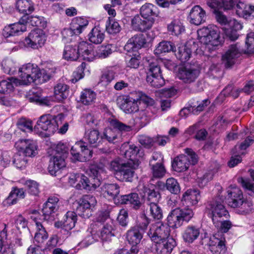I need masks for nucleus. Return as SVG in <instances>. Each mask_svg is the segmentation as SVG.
Masks as SVG:
<instances>
[{
    "label": "nucleus",
    "instance_id": "4d7b16f0",
    "mask_svg": "<svg viewBox=\"0 0 254 254\" xmlns=\"http://www.w3.org/2000/svg\"><path fill=\"white\" fill-rule=\"evenodd\" d=\"M175 48L174 45L171 42L164 41L158 44L154 52L155 54L160 55L164 53L173 51Z\"/></svg>",
    "mask_w": 254,
    "mask_h": 254
},
{
    "label": "nucleus",
    "instance_id": "e2e57ef3",
    "mask_svg": "<svg viewBox=\"0 0 254 254\" xmlns=\"http://www.w3.org/2000/svg\"><path fill=\"white\" fill-rule=\"evenodd\" d=\"M141 61V56L138 52H134L132 55L127 59L126 63L127 67L132 68H137Z\"/></svg>",
    "mask_w": 254,
    "mask_h": 254
},
{
    "label": "nucleus",
    "instance_id": "603ef678",
    "mask_svg": "<svg viewBox=\"0 0 254 254\" xmlns=\"http://www.w3.org/2000/svg\"><path fill=\"white\" fill-rule=\"evenodd\" d=\"M85 180L84 175L80 173H70L68 178V183L78 190H81V184Z\"/></svg>",
    "mask_w": 254,
    "mask_h": 254
},
{
    "label": "nucleus",
    "instance_id": "ea45409f",
    "mask_svg": "<svg viewBox=\"0 0 254 254\" xmlns=\"http://www.w3.org/2000/svg\"><path fill=\"white\" fill-rule=\"evenodd\" d=\"M238 2V0H211L209 6L213 8L229 10Z\"/></svg>",
    "mask_w": 254,
    "mask_h": 254
},
{
    "label": "nucleus",
    "instance_id": "09e8293b",
    "mask_svg": "<svg viewBox=\"0 0 254 254\" xmlns=\"http://www.w3.org/2000/svg\"><path fill=\"white\" fill-rule=\"evenodd\" d=\"M191 54L190 49L186 45H183L178 48L176 56L182 63H185L189 60Z\"/></svg>",
    "mask_w": 254,
    "mask_h": 254
},
{
    "label": "nucleus",
    "instance_id": "39448f33",
    "mask_svg": "<svg viewBox=\"0 0 254 254\" xmlns=\"http://www.w3.org/2000/svg\"><path fill=\"white\" fill-rule=\"evenodd\" d=\"M97 200L92 195H84L77 201L76 213L84 218H88L92 215Z\"/></svg>",
    "mask_w": 254,
    "mask_h": 254
},
{
    "label": "nucleus",
    "instance_id": "412c9836",
    "mask_svg": "<svg viewBox=\"0 0 254 254\" xmlns=\"http://www.w3.org/2000/svg\"><path fill=\"white\" fill-rule=\"evenodd\" d=\"M78 58L89 62L92 61L94 58V53L92 44L87 42L82 41L77 46Z\"/></svg>",
    "mask_w": 254,
    "mask_h": 254
},
{
    "label": "nucleus",
    "instance_id": "72a5a7b5",
    "mask_svg": "<svg viewBox=\"0 0 254 254\" xmlns=\"http://www.w3.org/2000/svg\"><path fill=\"white\" fill-rule=\"evenodd\" d=\"M189 165L190 161L188 157L185 155H180L175 158L172 164L173 169L178 172L187 170Z\"/></svg>",
    "mask_w": 254,
    "mask_h": 254
},
{
    "label": "nucleus",
    "instance_id": "9b49d317",
    "mask_svg": "<svg viewBox=\"0 0 254 254\" xmlns=\"http://www.w3.org/2000/svg\"><path fill=\"white\" fill-rule=\"evenodd\" d=\"M89 178L84 175L85 181L81 184L82 189L88 190H94L101 185L100 179L99 178V170L96 166H91L87 171Z\"/></svg>",
    "mask_w": 254,
    "mask_h": 254
},
{
    "label": "nucleus",
    "instance_id": "8fccbe9b",
    "mask_svg": "<svg viewBox=\"0 0 254 254\" xmlns=\"http://www.w3.org/2000/svg\"><path fill=\"white\" fill-rule=\"evenodd\" d=\"M105 37L104 33L99 28H93L88 34L89 40L96 44H99L102 42Z\"/></svg>",
    "mask_w": 254,
    "mask_h": 254
},
{
    "label": "nucleus",
    "instance_id": "7ed1b4c3",
    "mask_svg": "<svg viewBox=\"0 0 254 254\" xmlns=\"http://www.w3.org/2000/svg\"><path fill=\"white\" fill-rule=\"evenodd\" d=\"M110 125L113 128H106L103 132V138L109 142L114 143V141L120 135L121 132H128L132 130L134 126L133 122L128 125L124 124L117 119H109Z\"/></svg>",
    "mask_w": 254,
    "mask_h": 254
},
{
    "label": "nucleus",
    "instance_id": "13d9d810",
    "mask_svg": "<svg viewBox=\"0 0 254 254\" xmlns=\"http://www.w3.org/2000/svg\"><path fill=\"white\" fill-rule=\"evenodd\" d=\"M146 79L147 82L154 87L159 88L165 84V79L162 74L146 76Z\"/></svg>",
    "mask_w": 254,
    "mask_h": 254
},
{
    "label": "nucleus",
    "instance_id": "de8ad7c7",
    "mask_svg": "<svg viewBox=\"0 0 254 254\" xmlns=\"http://www.w3.org/2000/svg\"><path fill=\"white\" fill-rule=\"evenodd\" d=\"M18 152L13 157V163L14 166L19 169L25 168L27 163V156L20 149H17Z\"/></svg>",
    "mask_w": 254,
    "mask_h": 254
},
{
    "label": "nucleus",
    "instance_id": "b1692460",
    "mask_svg": "<svg viewBox=\"0 0 254 254\" xmlns=\"http://www.w3.org/2000/svg\"><path fill=\"white\" fill-rule=\"evenodd\" d=\"M59 198L56 196L49 198L44 204L42 208L44 219L48 220L53 213L56 212L59 209Z\"/></svg>",
    "mask_w": 254,
    "mask_h": 254
},
{
    "label": "nucleus",
    "instance_id": "a878e982",
    "mask_svg": "<svg viewBox=\"0 0 254 254\" xmlns=\"http://www.w3.org/2000/svg\"><path fill=\"white\" fill-rule=\"evenodd\" d=\"M200 233V229L198 226L189 225L183 233V239L185 242L191 244L199 237Z\"/></svg>",
    "mask_w": 254,
    "mask_h": 254
},
{
    "label": "nucleus",
    "instance_id": "0e129e2a",
    "mask_svg": "<svg viewBox=\"0 0 254 254\" xmlns=\"http://www.w3.org/2000/svg\"><path fill=\"white\" fill-rule=\"evenodd\" d=\"M168 30L172 34L178 35L184 31L185 29L181 22L174 20L168 26Z\"/></svg>",
    "mask_w": 254,
    "mask_h": 254
},
{
    "label": "nucleus",
    "instance_id": "4be33fe9",
    "mask_svg": "<svg viewBox=\"0 0 254 254\" xmlns=\"http://www.w3.org/2000/svg\"><path fill=\"white\" fill-rule=\"evenodd\" d=\"M228 204L233 208L240 207L244 199L241 190L237 187H233L228 190Z\"/></svg>",
    "mask_w": 254,
    "mask_h": 254
},
{
    "label": "nucleus",
    "instance_id": "f704fd0d",
    "mask_svg": "<svg viewBox=\"0 0 254 254\" xmlns=\"http://www.w3.org/2000/svg\"><path fill=\"white\" fill-rule=\"evenodd\" d=\"M102 191L105 197L113 199L116 202V198L120 193V187L117 184H106L102 187Z\"/></svg>",
    "mask_w": 254,
    "mask_h": 254
},
{
    "label": "nucleus",
    "instance_id": "1a4fd4ad",
    "mask_svg": "<svg viewBox=\"0 0 254 254\" xmlns=\"http://www.w3.org/2000/svg\"><path fill=\"white\" fill-rule=\"evenodd\" d=\"M242 52L243 50L238 43L230 45L222 56V63L226 68L232 67L242 55Z\"/></svg>",
    "mask_w": 254,
    "mask_h": 254
},
{
    "label": "nucleus",
    "instance_id": "2f4dec72",
    "mask_svg": "<svg viewBox=\"0 0 254 254\" xmlns=\"http://www.w3.org/2000/svg\"><path fill=\"white\" fill-rule=\"evenodd\" d=\"M200 192L197 190H188L183 195L182 201L183 204L194 205L196 204L200 200Z\"/></svg>",
    "mask_w": 254,
    "mask_h": 254
},
{
    "label": "nucleus",
    "instance_id": "a211bd4d",
    "mask_svg": "<svg viewBox=\"0 0 254 254\" xmlns=\"http://www.w3.org/2000/svg\"><path fill=\"white\" fill-rule=\"evenodd\" d=\"M118 103L121 109L125 113L130 114L138 111V99H134L130 97L120 98L118 99Z\"/></svg>",
    "mask_w": 254,
    "mask_h": 254
},
{
    "label": "nucleus",
    "instance_id": "7c9ffc66",
    "mask_svg": "<svg viewBox=\"0 0 254 254\" xmlns=\"http://www.w3.org/2000/svg\"><path fill=\"white\" fill-rule=\"evenodd\" d=\"M25 197V192L23 189L13 187L7 197L4 200V203L7 205L16 204L19 199H23Z\"/></svg>",
    "mask_w": 254,
    "mask_h": 254
},
{
    "label": "nucleus",
    "instance_id": "ddd939ff",
    "mask_svg": "<svg viewBox=\"0 0 254 254\" xmlns=\"http://www.w3.org/2000/svg\"><path fill=\"white\" fill-rule=\"evenodd\" d=\"M200 70L196 66L187 65L179 69L178 77L186 83L194 82L198 77Z\"/></svg>",
    "mask_w": 254,
    "mask_h": 254
},
{
    "label": "nucleus",
    "instance_id": "37998d69",
    "mask_svg": "<svg viewBox=\"0 0 254 254\" xmlns=\"http://www.w3.org/2000/svg\"><path fill=\"white\" fill-rule=\"evenodd\" d=\"M143 211L149 213L154 219H160L163 217L162 210L158 203L143 206Z\"/></svg>",
    "mask_w": 254,
    "mask_h": 254
},
{
    "label": "nucleus",
    "instance_id": "052dcab7",
    "mask_svg": "<svg viewBox=\"0 0 254 254\" xmlns=\"http://www.w3.org/2000/svg\"><path fill=\"white\" fill-rule=\"evenodd\" d=\"M176 209L183 222L184 221L189 222L194 215L192 209L188 206L183 208H177Z\"/></svg>",
    "mask_w": 254,
    "mask_h": 254
},
{
    "label": "nucleus",
    "instance_id": "774afa93",
    "mask_svg": "<svg viewBox=\"0 0 254 254\" xmlns=\"http://www.w3.org/2000/svg\"><path fill=\"white\" fill-rule=\"evenodd\" d=\"M112 53V50L111 45L101 46L98 48L94 56L95 58L104 59L109 56Z\"/></svg>",
    "mask_w": 254,
    "mask_h": 254
},
{
    "label": "nucleus",
    "instance_id": "49530a36",
    "mask_svg": "<svg viewBox=\"0 0 254 254\" xmlns=\"http://www.w3.org/2000/svg\"><path fill=\"white\" fill-rule=\"evenodd\" d=\"M107 223L100 231L99 237L102 241H109L114 236V230L112 222Z\"/></svg>",
    "mask_w": 254,
    "mask_h": 254
},
{
    "label": "nucleus",
    "instance_id": "f257e3e1",
    "mask_svg": "<svg viewBox=\"0 0 254 254\" xmlns=\"http://www.w3.org/2000/svg\"><path fill=\"white\" fill-rule=\"evenodd\" d=\"M56 70V66L52 63L46 64L41 70L36 65L30 63L24 64L21 67L22 83L30 84L37 81L38 83L46 81L52 77Z\"/></svg>",
    "mask_w": 254,
    "mask_h": 254
},
{
    "label": "nucleus",
    "instance_id": "864d4df0",
    "mask_svg": "<svg viewBox=\"0 0 254 254\" xmlns=\"http://www.w3.org/2000/svg\"><path fill=\"white\" fill-rule=\"evenodd\" d=\"M78 53L76 46L67 45L64 48L63 56L67 60L76 61L78 59Z\"/></svg>",
    "mask_w": 254,
    "mask_h": 254
},
{
    "label": "nucleus",
    "instance_id": "473e14b6",
    "mask_svg": "<svg viewBox=\"0 0 254 254\" xmlns=\"http://www.w3.org/2000/svg\"><path fill=\"white\" fill-rule=\"evenodd\" d=\"M88 231L89 233L81 242V244L85 247H87L94 242L98 241L100 238L99 233L100 229L96 223L92 224Z\"/></svg>",
    "mask_w": 254,
    "mask_h": 254
},
{
    "label": "nucleus",
    "instance_id": "f8f14e48",
    "mask_svg": "<svg viewBox=\"0 0 254 254\" xmlns=\"http://www.w3.org/2000/svg\"><path fill=\"white\" fill-rule=\"evenodd\" d=\"M155 19H148L139 14L135 15L131 20V26L133 30L145 32L152 27Z\"/></svg>",
    "mask_w": 254,
    "mask_h": 254
},
{
    "label": "nucleus",
    "instance_id": "aec40b11",
    "mask_svg": "<svg viewBox=\"0 0 254 254\" xmlns=\"http://www.w3.org/2000/svg\"><path fill=\"white\" fill-rule=\"evenodd\" d=\"M188 18L190 23L199 25L205 22L206 14L205 10L199 5H197L191 9Z\"/></svg>",
    "mask_w": 254,
    "mask_h": 254
},
{
    "label": "nucleus",
    "instance_id": "4c0bfd02",
    "mask_svg": "<svg viewBox=\"0 0 254 254\" xmlns=\"http://www.w3.org/2000/svg\"><path fill=\"white\" fill-rule=\"evenodd\" d=\"M143 233L132 227L127 233V239L128 243L132 246H137L143 238Z\"/></svg>",
    "mask_w": 254,
    "mask_h": 254
},
{
    "label": "nucleus",
    "instance_id": "3c124183",
    "mask_svg": "<svg viewBox=\"0 0 254 254\" xmlns=\"http://www.w3.org/2000/svg\"><path fill=\"white\" fill-rule=\"evenodd\" d=\"M77 221V216L73 211H68L65 215L64 219V229L68 231L74 227Z\"/></svg>",
    "mask_w": 254,
    "mask_h": 254
},
{
    "label": "nucleus",
    "instance_id": "79ce46f5",
    "mask_svg": "<svg viewBox=\"0 0 254 254\" xmlns=\"http://www.w3.org/2000/svg\"><path fill=\"white\" fill-rule=\"evenodd\" d=\"M54 94L59 101H62L69 95V87L64 83H58L54 88Z\"/></svg>",
    "mask_w": 254,
    "mask_h": 254
},
{
    "label": "nucleus",
    "instance_id": "58836bf2",
    "mask_svg": "<svg viewBox=\"0 0 254 254\" xmlns=\"http://www.w3.org/2000/svg\"><path fill=\"white\" fill-rule=\"evenodd\" d=\"M136 168H133L132 164H127L124 167L122 171L120 172V174H117V177H119L118 179L122 181L131 182L134 175V170Z\"/></svg>",
    "mask_w": 254,
    "mask_h": 254
},
{
    "label": "nucleus",
    "instance_id": "f03ea898",
    "mask_svg": "<svg viewBox=\"0 0 254 254\" xmlns=\"http://www.w3.org/2000/svg\"><path fill=\"white\" fill-rule=\"evenodd\" d=\"M59 116L46 114L41 116L34 126L33 131L35 133L40 135L49 136L53 134L58 129L59 124L58 119Z\"/></svg>",
    "mask_w": 254,
    "mask_h": 254
},
{
    "label": "nucleus",
    "instance_id": "2eb2a0df",
    "mask_svg": "<svg viewBox=\"0 0 254 254\" xmlns=\"http://www.w3.org/2000/svg\"><path fill=\"white\" fill-rule=\"evenodd\" d=\"M146 43V39L143 34H136L127 41L124 49L128 53L138 52V50L143 47Z\"/></svg>",
    "mask_w": 254,
    "mask_h": 254
},
{
    "label": "nucleus",
    "instance_id": "c9c22d12",
    "mask_svg": "<svg viewBox=\"0 0 254 254\" xmlns=\"http://www.w3.org/2000/svg\"><path fill=\"white\" fill-rule=\"evenodd\" d=\"M15 7L23 16H28L34 10L33 3L30 0H16Z\"/></svg>",
    "mask_w": 254,
    "mask_h": 254
},
{
    "label": "nucleus",
    "instance_id": "a19ab883",
    "mask_svg": "<svg viewBox=\"0 0 254 254\" xmlns=\"http://www.w3.org/2000/svg\"><path fill=\"white\" fill-rule=\"evenodd\" d=\"M89 24L88 20L82 17H76L73 19L71 26L76 35L81 34Z\"/></svg>",
    "mask_w": 254,
    "mask_h": 254
},
{
    "label": "nucleus",
    "instance_id": "bb28decb",
    "mask_svg": "<svg viewBox=\"0 0 254 254\" xmlns=\"http://www.w3.org/2000/svg\"><path fill=\"white\" fill-rule=\"evenodd\" d=\"M154 243H155V250L157 254H170L176 245L173 238Z\"/></svg>",
    "mask_w": 254,
    "mask_h": 254
},
{
    "label": "nucleus",
    "instance_id": "cd10ccee",
    "mask_svg": "<svg viewBox=\"0 0 254 254\" xmlns=\"http://www.w3.org/2000/svg\"><path fill=\"white\" fill-rule=\"evenodd\" d=\"M117 203L121 204H129L134 209H139L141 203L138 195L136 193H131L128 194L121 195L118 199Z\"/></svg>",
    "mask_w": 254,
    "mask_h": 254
},
{
    "label": "nucleus",
    "instance_id": "c03bdc74",
    "mask_svg": "<svg viewBox=\"0 0 254 254\" xmlns=\"http://www.w3.org/2000/svg\"><path fill=\"white\" fill-rule=\"evenodd\" d=\"M36 232L34 236V240L38 245H41L47 239L48 234L43 225L39 222H36Z\"/></svg>",
    "mask_w": 254,
    "mask_h": 254
},
{
    "label": "nucleus",
    "instance_id": "6e6d98bb",
    "mask_svg": "<svg viewBox=\"0 0 254 254\" xmlns=\"http://www.w3.org/2000/svg\"><path fill=\"white\" fill-rule=\"evenodd\" d=\"M149 165L151 166L152 175L154 178H161L164 176L166 173V169L162 163L152 164V161H150Z\"/></svg>",
    "mask_w": 254,
    "mask_h": 254
},
{
    "label": "nucleus",
    "instance_id": "9d476101",
    "mask_svg": "<svg viewBox=\"0 0 254 254\" xmlns=\"http://www.w3.org/2000/svg\"><path fill=\"white\" fill-rule=\"evenodd\" d=\"M46 40V35L43 31L38 28L31 31L28 36L25 39L24 43L28 47L36 49L43 46Z\"/></svg>",
    "mask_w": 254,
    "mask_h": 254
},
{
    "label": "nucleus",
    "instance_id": "a18cd8bd",
    "mask_svg": "<svg viewBox=\"0 0 254 254\" xmlns=\"http://www.w3.org/2000/svg\"><path fill=\"white\" fill-rule=\"evenodd\" d=\"M167 222L168 225L173 228H177L181 227L183 222L179 216L177 209L172 210L167 217Z\"/></svg>",
    "mask_w": 254,
    "mask_h": 254
},
{
    "label": "nucleus",
    "instance_id": "20e7f679",
    "mask_svg": "<svg viewBox=\"0 0 254 254\" xmlns=\"http://www.w3.org/2000/svg\"><path fill=\"white\" fill-rule=\"evenodd\" d=\"M200 42L208 51H213L219 44V35L214 29L203 27L197 31Z\"/></svg>",
    "mask_w": 254,
    "mask_h": 254
},
{
    "label": "nucleus",
    "instance_id": "4468645a",
    "mask_svg": "<svg viewBox=\"0 0 254 254\" xmlns=\"http://www.w3.org/2000/svg\"><path fill=\"white\" fill-rule=\"evenodd\" d=\"M124 155L127 159V164H132L133 168H137L139 164V159L142 157L143 152L141 151L140 147L134 144L129 145L128 148L126 150Z\"/></svg>",
    "mask_w": 254,
    "mask_h": 254
},
{
    "label": "nucleus",
    "instance_id": "dca6fc26",
    "mask_svg": "<svg viewBox=\"0 0 254 254\" xmlns=\"http://www.w3.org/2000/svg\"><path fill=\"white\" fill-rule=\"evenodd\" d=\"M27 18L26 15L23 16L18 22L5 26L3 29V34L7 37L19 35L25 31L26 27L25 23Z\"/></svg>",
    "mask_w": 254,
    "mask_h": 254
},
{
    "label": "nucleus",
    "instance_id": "c85d7f7f",
    "mask_svg": "<svg viewBox=\"0 0 254 254\" xmlns=\"http://www.w3.org/2000/svg\"><path fill=\"white\" fill-rule=\"evenodd\" d=\"M143 192L147 195L146 198L144 199L143 206L158 203L161 197L158 191H155L154 189H151L143 185L140 186Z\"/></svg>",
    "mask_w": 254,
    "mask_h": 254
},
{
    "label": "nucleus",
    "instance_id": "c756f323",
    "mask_svg": "<svg viewBox=\"0 0 254 254\" xmlns=\"http://www.w3.org/2000/svg\"><path fill=\"white\" fill-rule=\"evenodd\" d=\"M84 139L86 142L94 147H97L102 144L103 137L97 129L88 130L85 133Z\"/></svg>",
    "mask_w": 254,
    "mask_h": 254
},
{
    "label": "nucleus",
    "instance_id": "393cba45",
    "mask_svg": "<svg viewBox=\"0 0 254 254\" xmlns=\"http://www.w3.org/2000/svg\"><path fill=\"white\" fill-rule=\"evenodd\" d=\"M236 13L240 17L245 19L254 16V5L239 1L236 5Z\"/></svg>",
    "mask_w": 254,
    "mask_h": 254
},
{
    "label": "nucleus",
    "instance_id": "423d86ee",
    "mask_svg": "<svg viewBox=\"0 0 254 254\" xmlns=\"http://www.w3.org/2000/svg\"><path fill=\"white\" fill-rule=\"evenodd\" d=\"M225 238L223 235L215 233L210 237H205L202 239V245L209 247L213 254H225L226 248Z\"/></svg>",
    "mask_w": 254,
    "mask_h": 254
},
{
    "label": "nucleus",
    "instance_id": "e433bc0d",
    "mask_svg": "<svg viewBox=\"0 0 254 254\" xmlns=\"http://www.w3.org/2000/svg\"><path fill=\"white\" fill-rule=\"evenodd\" d=\"M140 15L148 19H155L158 15L157 7L149 3L143 5L140 8Z\"/></svg>",
    "mask_w": 254,
    "mask_h": 254
},
{
    "label": "nucleus",
    "instance_id": "338daca9",
    "mask_svg": "<svg viewBox=\"0 0 254 254\" xmlns=\"http://www.w3.org/2000/svg\"><path fill=\"white\" fill-rule=\"evenodd\" d=\"M25 186L30 194L36 196L39 194L40 192L39 185L36 182L33 180H28L26 181Z\"/></svg>",
    "mask_w": 254,
    "mask_h": 254
},
{
    "label": "nucleus",
    "instance_id": "bf43d9fd",
    "mask_svg": "<svg viewBox=\"0 0 254 254\" xmlns=\"http://www.w3.org/2000/svg\"><path fill=\"white\" fill-rule=\"evenodd\" d=\"M165 186L166 189L172 193L177 194L180 192V185L177 180L173 178H170L166 180Z\"/></svg>",
    "mask_w": 254,
    "mask_h": 254
},
{
    "label": "nucleus",
    "instance_id": "5701e85b",
    "mask_svg": "<svg viewBox=\"0 0 254 254\" xmlns=\"http://www.w3.org/2000/svg\"><path fill=\"white\" fill-rule=\"evenodd\" d=\"M21 67L18 70L19 78L11 77L8 78V80H2L0 81V93H4L7 91H12L14 89V86L17 85H28L29 84H24L22 83V78L20 76Z\"/></svg>",
    "mask_w": 254,
    "mask_h": 254
},
{
    "label": "nucleus",
    "instance_id": "69168bd1",
    "mask_svg": "<svg viewBox=\"0 0 254 254\" xmlns=\"http://www.w3.org/2000/svg\"><path fill=\"white\" fill-rule=\"evenodd\" d=\"M150 223V219L145 214H142L137 220L136 225L133 226L144 233Z\"/></svg>",
    "mask_w": 254,
    "mask_h": 254
},
{
    "label": "nucleus",
    "instance_id": "f3484780",
    "mask_svg": "<svg viewBox=\"0 0 254 254\" xmlns=\"http://www.w3.org/2000/svg\"><path fill=\"white\" fill-rule=\"evenodd\" d=\"M17 149H20L27 157L34 156L37 153V146L32 140L19 139L15 143Z\"/></svg>",
    "mask_w": 254,
    "mask_h": 254
},
{
    "label": "nucleus",
    "instance_id": "680f3d73",
    "mask_svg": "<svg viewBox=\"0 0 254 254\" xmlns=\"http://www.w3.org/2000/svg\"><path fill=\"white\" fill-rule=\"evenodd\" d=\"M223 219L218 220L217 222H213L215 227L220 232H218L220 235L227 232L232 226V223L230 221L223 220Z\"/></svg>",
    "mask_w": 254,
    "mask_h": 254
},
{
    "label": "nucleus",
    "instance_id": "5fc2aeb1",
    "mask_svg": "<svg viewBox=\"0 0 254 254\" xmlns=\"http://www.w3.org/2000/svg\"><path fill=\"white\" fill-rule=\"evenodd\" d=\"M96 98V93L90 89L83 90L80 95V101L85 105L91 104Z\"/></svg>",
    "mask_w": 254,
    "mask_h": 254
},
{
    "label": "nucleus",
    "instance_id": "6ab92c4d",
    "mask_svg": "<svg viewBox=\"0 0 254 254\" xmlns=\"http://www.w3.org/2000/svg\"><path fill=\"white\" fill-rule=\"evenodd\" d=\"M66 166L65 158L60 155H53L49 161L48 170L50 174L54 176L61 173Z\"/></svg>",
    "mask_w": 254,
    "mask_h": 254
},
{
    "label": "nucleus",
    "instance_id": "6e6552de",
    "mask_svg": "<svg viewBox=\"0 0 254 254\" xmlns=\"http://www.w3.org/2000/svg\"><path fill=\"white\" fill-rule=\"evenodd\" d=\"M224 198L219 196L215 199L210 201L208 209L211 214V218L213 222H217L218 220L227 218L229 216L228 211L223 204Z\"/></svg>",
    "mask_w": 254,
    "mask_h": 254
},
{
    "label": "nucleus",
    "instance_id": "0eeeda50",
    "mask_svg": "<svg viewBox=\"0 0 254 254\" xmlns=\"http://www.w3.org/2000/svg\"><path fill=\"white\" fill-rule=\"evenodd\" d=\"M170 228L169 226L161 222H158L151 225L149 230L147 232V235L153 242L165 241L170 237Z\"/></svg>",
    "mask_w": 254,
    "mask_h": 254
}]
</instances>
